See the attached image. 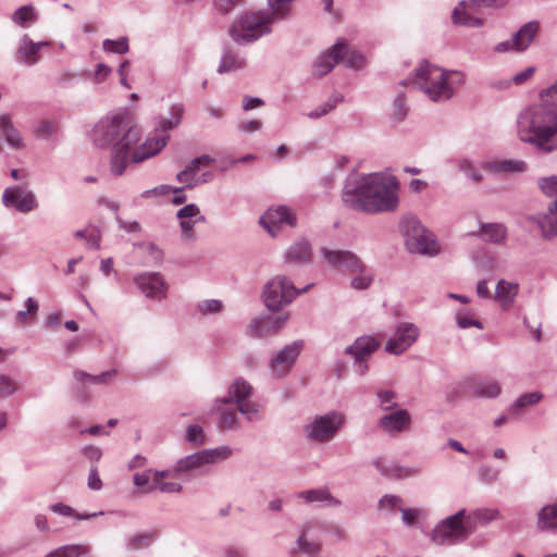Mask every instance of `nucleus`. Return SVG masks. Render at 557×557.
<instances>
[{
  "mask_svg": "<svg viewBox=\"0 0 557 557\" xmlns=\"http://www.w3.org/2000/svg\"><path fill=\"white\" fill-rule=\"evenodd\" d=\"M176 218L180 220L182 238L188 242L196 240L195 225L206 222V216L201 214L199 207L195 203L186 205L176 212Z\"/></svg>",
  "mask_w": 557,
  "mask_h": 557,
  "instance_id": "obj_18",
  "label": "nucleus"
},
{
  "mask_svg": "<svg viewBox=\"0 0 557 557\" xmlns=\"http://www.w3.org/2000/svg\"><path fill=\"white\" fill-rule=\"evenodd\" d=\"M540 189L549 198L557 199V176L541 177L537 181Z\"/></svg>",
  "mask_w": 557,
  "mask_h": 557,
  "instance_id": "obj_51",
  "label": "nucleus"
},
{
  "mask_svg": "<svg viewBox=\"0 0 557 557\" xmlns=\"http://www.w3.org/2000/svg\"><path fill=\"white\" fill-rule=\"evenodd\" d=\"M456 321H457V325L460 329H469L472 326L480 329V330L483 329V324L479 320L474 319L472 315H470L468 313L458 312L457 317H456Z\"/></svg>",
  "mask_w": 557,
  "mask_h": 557,
  "instance_id": "obj_58",
  "label": "nucleus"
},
{
  "mask_svg": "<svg viewBox=\"0 0 557 557\" xmlns=\"http://www.w3.org/2000/svg\"><path fill=\"white\" fill-rule=\"evenodd\" d=\"M393 115L398 122L403 121L407 115V107L403 94H398L394 100Z\"/></svg>",
  "mask_w": 557,
  "mask_h": 557,
  "instance_id": "obj_59",
  "label": "nucleus"
},
{
  "mask_svg": "<svg viewBox=\"0 0 557 557\" xmlns=\"http://www.w3.org/2000/svg\"><path fill=\"white\" fill-rule=\"evenodd\" d=\"M475 236H483L490 243L503 244L507 236L506 227L500 223H482L478 232L472 233Z\"/></svg>",
  "mask_w": 557,
  "mask_h": 557,
  "instance_id": "obj_35",
  "label": "nucleus"
},
{
  "mask_svg": "<svg viewBox=\"0 0 557 557\" xmlns=\"http://www.w3.org/2000/svg\"><path fill=\"white\" fill-rule=\"evenodd\" d=\"M49 508L54 513H58V515L64 516V517H73L77 520H90L98 516L103 515V511L91 512V513H78L74 508H72L71 506L63 504V503L53 504Z\"/></svg>",
  "mask_w": 557,
  "mask_h": 557,
  "instance_id": "obj_42",
  "label": "nucleus"
},
{
  "mask_svg": "<svg viewBox=\"0 0 557 557\" xmlns=\"http://www.w3.org/2000/svg\"><path fill=\"white\" fill-rule=\"evenodd\" d=\"M453 23L460 26L481 27L483 20L471 15L467 11V2L460 1L451 14Z\"/></svg>",
  "mask_w": 557,
  "mask_h": 557,
  "instance_id": "obj_39",
  "label": "nucleus"
},
{
  "mask_svg": "<svg viewBox=\"0 0 557 557\" xmlns=\"http://www.w3.org/2000/svg\"><path fill=\"white\" fill-rule=\"evenodd\" d=\"M539 29L540 24L536 21H531L522 25L520 29L512 36L516 44V51L525 50L537 34Z\"/></svg>",
  "mask_w": 557,
  "mask_h": 557,
  "instance_id": "obj_36",
  "label": "nucleus"
},
{
  "mask_svg": "<svg viewBox=\"0 0 557 557\" xmlns=\"http://www.w3.org/2000/svg\"><path fill=\"white\" fill-rule=\"evenodd\" d=\"M149 488L159 490L162 493L168 494H176L182 491V485L176 482H163V481H156V484H152Z\"/></svg>",
  "mask_w": 557,
  "mask_h": 557,
  "instance_id": "obj_60",
  "label": "nucleus"
},
{
  "mask_svg": "<svg viewBox=\"0 0 557 557\" xmlns=\"http://www.w3.org/2000/svg\"><path fill=\"white\" fill-rule=\"evenodd\" d=\"M185 107L182 102L173 103L169 109V116H159L157 122V132L168 134L176 128L183 119Z\"/></svg>",
  "mask_w": 557,
  "mask_h": 557,
  "instance_id": "obj_31",
  "label": "nucleus"
},
{
  "mask_svg": "<svg viewBox=\"0 0 557 557\" xmlns=\"http://www.w3.org/2000/svg\"><path fill=\"white\" fill-rule=\"evenodd\" d=\"M302 348V342L296 341L286 345L271 360L270 368L273 375L285 376L294 366Z\"/></svg>",
  "mask_w": 557,
  "mask_h": 557,
  "instance_id": "obj_17",
  "label": "nucleus"
},
{
  "mask_svg": "<svg viewBox=\"0 0 557 557\" xmlns=\"http://www.w3.org/2000/svg\"><path fill=\"white\" fill-rule=\"evenodd\" d=\"M411 416L406 409H396L391 413L382 416L377 426L389 435H397L409 430Z\"/></svg>",
  "mask_w": 557,
  "mask_h": 557,
  "instance_id": "obj_20",
  "label": "nucleus"
},
{
  "mask_svg": "<svg viewBox=\"0 0 557 557\" xmlns=\"http://www.w3.org/2000/svg\"><path fill=\"white\" fill-rule=\"evenodd\" d=\"M398 181L380 173L351 174L347 177L342 200L351 210L375 214L393 212L399 203Z\"/></svg>",
  "mask_w": 557,
  "mask_h": 557,
  "instance_id": "obj_1",
  "label": "nucleus"
},
{
  "mask_svg": "<svg viewBox=\"0 0 557 557\" xmlns=\"http://www.w3.org/2000/svg\"><path fill=\"white\" fill-rule=\"evenodd\" d=\"M312 248L307 239L292 244L284 252V262L289 265H305L311 262Z\"/></svg>",
  "mask_w": 557,
  "mask_h": 557,
  "instance_id": "obj_24",
  "label": "nucleus"
},
{
  "mask_svg": "<svg viewBox=\"0 0 557 557\" xmlns=\"http://www.w3.org/2000/svg\"><path fill=\"white\" fill-rule=\"evenodd\" d=\"M310 286L298 290L285 275H276L264 286L262 293L264 305L271 311H280L283 307L289 305L297 295L307 292Z\"/></svg>",
  "mask_w": 557,
  "mask_h": 557,
  "instance_id": "obj_8",
  "label": "nucleus"
},
{
  "mask_svg": "<svg viewBox=\"0 0 557 557\" xmlns=\"http://www.w3.org/2000/svg\"><path fill=\"white\" fill-rule=\"evenodd\" d=\"M345 423V417L342 412L332 410L325 414L315 416L313 420L305 426L307 438L315 443L331 442Z\"/></svg>",
  "mask_w": 557,
  "mask_h": 557,
  "instance_id": "obj_9",
  "label": "nucleus"
},
{
  "mask_svg": "<svg viewBox=\"0 0 557 557\" xmlns=\"http://www.w3.org/2000/svg\"><path fill=\"white\" fill-rule=\"evenodd\" d=\"M482 170L494 175L522 173L527 163L517 159H492L482 163Z\"/></svg>",
  "mask_w": 557,
  "mask_h": 557,
  "instance_id": "obj_23",
  "label": "nucleus"
},
{
  "mask_svg": "<svg viewBox=\"0 0 557 557\" xmlns=\"http://www.w3.org/2000/svg\"><path fill=\"white\" fill-rule=\"evenodd\" d=\"M399 504H401V498L397 495H384L380 500H379V509L381 510H384V509H394L396 507L399 506Z\"/></svg>",
  "mask_w": 557,
  "mask_h": 557,
  "instance_id": "obj_63",
  "label": "nucleus"
},
{
  "mask_svg": "<svg viewBox=\"0 0 557 557\" xmlns=\"http://www.w3.org/2000/svg\"><path fill=\"white\" fill-rule=\"evenodd\" d=\"M350 281V286L357 290H363L370 287L373 282V275L367 270L363 264V269L357 273Z\"/></svg>",
  "mask_w": 557,
  "mask_h": 557,
  "instance_id": "obj_48",
  "label": "nucleus"
},
{
  "mask_svg": "<svg viewBox=\"0 0 557 557\" xmlns=\"http://www.w3.org/2000/svg\"><path fill=\"white\" fill-rule=\"evenodd\" d=\"M212 162H214V159L209 154H202L200 157H197L193 159L184 170L177 173L176 180L180 183H183L186 188H194L197 186V172L200 170L201 166L210 164Z\"/></svg>",
  "mask_w": 557,
  "mask_h": 557,
  "instance_id": "obj_26",
  "label": "nucleus"
},
{
  "mask_svg": "<svg viewBox=\"0 0 557 557\" xmlns=\"http://www.w3.org/2000/svg\"><path fill=\"white\" fill-rule=\"evenodd\" d=\"M152 469H147L144 472H137L133 475V483L135 486L143 488V493L147 494L154 488H149L152 485Z\"/></svg>",
  "mask_w": 557,
  "mask_h": 557,
  "instance_id": "obj_49",
  "label": "nucleus"
},
{
  "mask_svg": "<svg viewBox=\"0 0 557 557\" xmlns=\"http://www.w3.org/2000/svg\"><path fill=\"white\" fill-rule=\"evenodd\" d=\"M238 0H213V7L222 15L231 13Z\"/></svg>",
  "mask_w": 557,
  "mask_h": 557,
  "instance_id": "obj_64",
  "label": "nucleus"
},
{
  "mask_svg": "<svg viewBox=\"0 0 557 557\" xmlns=\"http://www.w3.org/2000/svg\"><path fill=\"white\" fill-rule=\"evenodd\" d=\"M405 245L410 252L435 256L440 252L433 234L414 215L405 216L400 222Z\"/></svg>",
  "mask_w": 557,
  "mask_h": 557,
  "instance_id": "obj_7",
  "label": "nucleus"
},
{
  "mask_svg": "<svg viewBox=\"0 0 557 557\" xmlns=\"http://www.w3.org/2000/svg\"><path fill=\"white\" fill-rule=\"evenodd\" d=\"M220 404L215 401L214 409L219 410V426L224 430H235L238 426L237 413L234 409H220Z\"/></svg>",
  "mask_w": 557,
  "mask_h": 557,
  "instance_id": "obj_44",
  "label": "nucleus"
},
{
  "mask_svg": "<svg viewBox=\"0 0 557 557\" xmlns=\"http://www.w3.org/2000/svg\"><path fill=\"white\" fill-rule=\"evenodd\" d=\"M541 102L524 108L517 117L518 137L544 152L557 149V82L540 95Z\"/></svg>",
  "mask_w": 557,
  "mask_h": 557,
  "instance_id": "obj_2",
  "label": "nucleus"
},
{
  "mask_svg": "<svg viewBox=\"0 0 557 557\" xmlns=\"http://www.w3.org/2000/svg\"><path fill=\"white\" fill-rule=\"evenodd\" d=\"M18 385L14 379L7 374H0V398H5L14 394Z\"/></svg>",
  "mask_w": 557,
  "mask_h": 557,
  "instance_id": "obj_54",
  "label": "nucleus"
},
{
  "mask_svg": "<svg viewBox=\"0 0 557 557\" xmlns=\"http://www.w3.org/2000/svg\"><path fill=\"white\" fill-rule=\"evenodd\" d=\"M198 309L202 314L216 313L222 309V302L216 299H208L198 304Z\"/></svg>",
  "mask_w": 557,
  "mask_h": 557,
  "instance_id": "obj_61",
  "label": "nucleus"
},
{
  "mask_svg": "<svg viewBox=\"0 0 557 557\" xmlns=\"http://www.w3.org/2000/svg\"><path fill=\"white\" fill-rule=\"evenodd\" d=\"M320 252L325 262L333 269L349 273H357L363 269V262L350 250L322 247Z\"/></svg>",
  "mask_w": 557,
  "mask_h": 557,
  "instance_id": "obj_12",
  "label": "nucleus"
},
{
  "mask_svg": "<svg viewBox=\"0 0 557 557\" xmlns=\"http://www.w3.org/2000/svg\"><path fill=\"white\" fill-rule=\"evenodd\" d=\"M103 49L111 53H126L128 51V39L127 37H121L117 40L106 39L103 41Z\"/></svg>",
  "mask_w": 557,
  "mask_h": 557,
  "instance_id": "obj_53",
  "label": "nucleus"
},
{
  "mask_svg": "<svg viewBox=\"0 0 557 557\" xmlns=\"http://www.w3.org/2000/svg\"><path fill=\"white\" fill-rule=\"evenodd\" d=\"M531 221L536 223L543 237L549 238L557 236V199L548 203L546 213L532 216Z\"/></svg>",
  "mask_w": 557,
  "mask_h": 557,
  "instance_id": "obj_25",
  "label": "nucleus"
},
{
  "mask_svg": "<svg viewBox=\"0 0 557 557\" xmlns=\"http://www.w3.org/2000/svg\"><path fill=\"white\" fill-rule=\"evenodd\" d=\"M297 497L304 498L306 503H329L330 506H341L342 502L338 498H335L327 488H313L308 491H302L297 494Z\"/></svg>",
  "mask_w": 557,
  "mask_h": 557,
  "instance_id": "obj_38",
  "label": "nucleus"
},
{
  "mask_svg": "<svg viewBox=\"0 0 557 557\" xmlns=\"http://www.w3.org/2000/svg\"><path fill=\"white\" fill-rule=\"evenodd\" d=\"M169 139V134L157 132L156 128L153 135L148 137L146 141L133 152L132 161L139 163L154 157L165 147Z\"/></svg>",
  "mask_w": 557,
  "mask_h": 557,
  "instance_id": "obj_21",
  "label": "nucleus"
},
{
  "mask_svg": "<svg viewBox=\"0 0 557 557\" xmlns=\"http://www.w3.org/2000/svg\"><path fill=\"white\" fill-rule=\"evenodd\" d=\"M475 531L471 521H466V509L441 520L431 531L430 539L437 546H453L468 540Z\"/></svg>",
  "mask_w": 557,
  "mask_h": 557,
  "instance_id": "obj_6",
  "label": "nucleus"
},
{
  "mask_svg": "<svg viewBox=\"0 0 557 557\" xmlns=\"http://www.w3.org/2000/svg\"><path fill=\"white\" fill-rule=\"evenodd\" d=\"M345 62L347 67L359 70L364 65V57L360 54L357 51H349V48L347 47V52L344 54V59L342 60Z\"/></svg>",
  "mask_w": 557,
  "mask_h": 557,
  "instance_id": "obj_57",
  "label": "nucleus"
},
{
  "mask_svg": "<svg viewBox=\"0 0 557 557\" xmlns=\"http://www.w3.org/2000/svg\"><path fill=\"white\" fill-rule=\"evenodd\" d=\"M134 283L146 298L157 301L166 298L169 285L159 272L141 273L135 276Z\"/></svg>",
  "mask_w": 557,
  "mask_h": 557,
  "instance_id": "obj_14",
  "label": "nucleus"
},
{
  "mask_svg": "<svg viewBox=\"0 0 557 557\" xmlns=\"http://www.w3.org/2000/svg\"><path fill=\"white\" fill-rule=\"evenodd\" d=\"M25 307H26V310L18 311L15 317L16 322L20 324H22L26 321L28 314L36 315L38 312V309H39L37 300L34 299L33 297H28L25 300Z\"/></svg>",
  "mask_w": 557,
  "mask_h": 557,
  "instance_id": "obj_55",
  "label": "nucleus"
},
{
  "mask_svg": "<svg viewBox=\"0 0 557 557\" xmlns=\"http://www.w3.org/2000/svg\"><path fill=\"white\" fill-rule=\"evenodd\" d=\"M465 83V74L459 71H445L444 69L422 61L414 70V75L403 81L406 86L412 84L423 91L434 102L450 99L455 94V87Z\"/></svg>",
  "mask_w": 557,
  "mask_h": 557,
  "instance_id": "obj_4",
  "label": "nucleus"
},
{
  "mask_svg": "<svg viewBox=\"0 0 557 557\" xmlns=\"http://www.w3.org/2000/svg\"><path fill=\"white\" fill-rule=\"evenodd\" d=\"M153 540V534H136L127 540V546L132 549H141L148 547Z\"/></svg>",
  "mask_w": 557,
  "mask_h": 557,
  "instance_id": "obj_56",
  "label": "nucleus"
},
{
  "mask_svg": "<svg viewBox=\"0 0 557 557\" xmlns=\"http://www.w3.org/2000/svg\"><path fill=\"white\" fill-rule=\"evenodd\" d=\"M274 20L264 9L248 10L236 16L228 27V36L238 45H249L272 33Z\"/></svg>",
  "mask_w": 557,
  "mask_h": 557,
  "instance_id": "obj_5",
  "label": "nucleus"
},
{
  "mask_svg": "<svg viewBox=\"0 0 557 557\" xmlns=\"http://www.w3.org/2000/svg\"><path fill=\"white\" fill-rule=\"evenodd\" d=\"M380 347V343L372 336L358 337L352 345L347 346L346 354L351 355L357 361L364 360Z\"/></svg>",
  "mask_w": 557,
  "mask_h": 557,
  "instance_id": "obj_28",
  "label": "nucleus"
},
{
  "mask_svg": "<svg viewBox=\"0 0 557 557\" xmlns=\"http://www.w3.org/2000/svg\"><path fill=\"white\" fill-rule=\"evenodd\" d=\"M253 394L252 385L243 377H236L227 388V395L216 399L218 404H240L250 399Z\"/></svg>",
  "mask_w": 557,
  "mask_h": 557,
  "instance_id": "obj_22",
  "label": "nucleus"
},
{
  "mask_svg": "<svg viewBox=\"0 0 557 557\" xmlns=\"http://www.w3.org/2000/svg\"><path fill=\"white\" fill-rule=\"evenodd\" d=\"M2 202L7 208H14L24 213L33 211L38 205L33 191L17 185L4 189Z\"/></svg>",
  "mask_w": 557,
  "mask_h": 557,
  "instance_id": "obj_16",
  "label": "nucleus"
},
{
  "mask_svg": "<svg viewBox=\"0 0 557 557\" xmlns=\"http://www.w3.org/2000/svg\"><path fill=\"white\" fill-rule=\"evenodd\" d=\"M186 441L194 446H201L206 443V435L200 425L189 424L186 428Z\"/></svg>",
  "mask_w": 557,
  "mask_h": 557,
  "instance_id": "obj_50",
  "label": "nucleus"
},
{
  "mask_svg": "<svg viewBox=\"0 0 557 557\" xmlns=\"http://www.w3.org/2000/svg\"><path fill=\"white\" fill-rule=\"evenodd\" d=\"M141 136L127 113L101 119L92 129L94 144L100 148L112 147L110 169L113 175L124 173L131 148Z\"/></svg>",
  "mask_w": 557,
  "mask_h": 557,
  "instance_id": "obj_3",
  "label": "nucleus"
},
{
  "mask_svg": "<svg viewBox=\"0 0 557 557\" xmlns=\"http://www.w3.org/2000/svg\"><path fill=\"white\" fill-rule=\"evenodd\" d=\"M287 321V315L269 318L265 320H253L249 329L251 333L258 337L265 336L269 332H277Z\"/></svg>",
  "mask_w": 557,
  "mask_h": 557,
  "instance_id": "obj_33",
  "label": "nucleus"
},
{
  "mask_svg": "<svg viewBox=\"0 0 557 557\" xmlns=\"http://www.w3.org/2000/svg\"><path fill=\"white\" fill-rule=\"evenodd\" d=\"M347 52V44L343 40L337 41L329 51L321 54L313 64V75L322 77L330 73L332 69L344 59Z\"/></svg>",
  "mask_w": 557,
  "mask_h": 557,
  "instance_id": "obj_19",
  "label": "nucleus"
},
{
  "mask_svg": "<svg viewBox=\"0 0 557 557\" xmlns=\"http://www.w3.org/2000/svg\"><path fill=\"white\" fill-rule=\"evenodd\" d=\"M542 399L543 394L540 392L522 394L511 404V406L508 408V411L515 416H518L524 408L534 406Z\"/></svg>",
  "mask_w": 557,
  "mask_h": 557,
  "instance_id": "obj_40",
  "label": "nucleus"
},
{
  "mask_svg": "<svg viewBox=\"0 0 557 557\" xmlns=\"http://www.w3.org/2000/svg\"><path fill=\"white\" fill-rule=\"evenodd\" d=\"M116 375L115 370L104 371L98 375H91L84 371H76L74 376L77 381L84 383L87 380L91 384H107Z\"/></svg>",
  "mask_w": 557,
  "mask_h": 557,
  "instance_id": "obj_46",
  "label": "nucleus"
},
{
  "mask_svg": "<svg viewBox=\"0 0 557 557\" xmlns=\"http://www.w3.org/2000/svg\"><path fill=\"white\" fill-rule=\"evenodd\" d=\"M373 466L383 476L388 479H406L418 473V469L416 468L400 466L395 462H387L383 458L374 459Z\"/></svg>",
  "mask_w": 557,
  "mask_h": 557,
  "instance_id": "obj_27",
  "label": "nucleus"
},
{
  "mask_svg": "<svg viewBox=\"0 0 557 557\" xmlns=\"http://www.w3.org/2000/svg\"><path fill=\"white\" fill-rule=\"evenodd\" d=\"M52 42L48 40L35 42L27 34H24L18 40L15 60L25 66H34L41 59V50L50 48Z\"/></svg>",
  "mask_w": 557,
  "mask_h": 557,
  "instance_id": "obj_15",
  "label": "nucleus"
},
{
  "mask_svg": "<svg viewBox=\"0 0 557 557\" xmlns=\"http://www.w3.org/2000/svg\"><path fill=\"white\" fill-rule=\"evenodd\" d=\"M312 525V522H307L301 527L296 542V548L292 552L293 554L299 550L309 557H317L319 555L321 552V545L317 542L308 541L307 539Z\"/></svg>",
  "mask_w": 557,
  "mask_h": 557,
  "instance_id": "obj_34",
  "label": "nucleus"
},
{
  "mask_svg": "<svg viewBox=\"0 0 557 557\" xmlns=\"http://www.w3.org/2000/svg\"><path fill=\"white\" fill-rule=\"evenodd\" d=\"M237 406L238 411L249 421H258L261 419V405L251 399L245 400Z\"/></svg>",
  "mask_w": 557,
  "mask_h": 557,
  "instance_id": "obj_45",
  "label": "nucleus"
},
{
  "mask_svg": "<svg viewBox=\"0 0 557 557\" xmlns=\"http://www.w3.org/2000/svg\"><path fill=\"white\" fill-rule=\"evenodd\" d=\"M376 397L379 399L380 406L382 410H396L397 409V403L396 399V393L392 389H385V391H379L376 393Z\"/></svg>",
  "mask_w": 557,
  "mask_h": 557,
  "instance_id": "obj_52",
  "label": "nucleus"
},
{
  "mask_svg": "<svg viewBox=\"0 0 557 557\" xmlns=\"http://www.w3.org/2000/svg\"><path fill=\"white\" fill-rule=\"evenodd\" d=\"M260 225L272 236H276L284 225L296 226L295 213L285 206L269 208L259 220Z\"/></svg>",
  "mask_w": 557,
  "mask_h": 557,
  "instance_id": "obj_13",
  "label": "nucleus"
},
{
  "mask_svg": "<svg viewBox=\"0 0 557 557\" xmlns=\"http://www.w3.org/2000/svg\"><path fill=\"white\" fill-rule=\"evenodd\" d=\"M232 455L228 446L203 449L180 458L174 465V476L178 478L206 465L227 459Z\"/></svg>",
  "mask_w": 557,
  "mask_h": 557,
  "instance_id": "obj_10",
  "label": "nucleus"
},
{
  "mask_svg": "<svg viewBox=\"0 0 557 557\" xmlns=\"http://www.w3.org/2000/svg\"><path fill=\"white\" fill-rule=\"evenodd\" d=\"M470 392L481 398H496L502 393V386L496 380L474 379L469 383Z\"/></svg>",
  "mask_w": 557,
  "mask_h": 557,
  "instance_id": "obj_30",
  "label": "nucleus"
},
{
  "mask_svg": "<svg viewBox=\"0 0 557 557\" xmlns=\"http://www.w3.org/2000/svg\"><path fill=\"white\" fill-rule=\"evenodd\" d=\"M12 21L22 27H26L28 24L37 21V13L33 5H23L18 8L12 15Z\"/></svg>",
  "mask_w": 557,
  "mask_h": 557,
  "instance_id": "obj_43",
  "label": "nucleus"
},
{
  "mask_svg": "<svg viewBox=\"0 0 557 557\" xmlns=\"http://www.w3.org/2000/svg\"><path fill=\"white\" fill-rule=\"evenodd\" d=\"M500 513L497 509L482 508L476 509L469 515L466 512V521H471V524L476 528L478 525H485L491 521L498 519Z\"/></svg>",
  "mask_w": 557,
  "mask_h": 557,
  "instance_id": "obj_41",
  "label": "nucleus"
},
{
  "mask_svg": "<svg viewBox=\"0 0 557 557\" xmlns=\"http://www.w3.org/2000/svg\"><path fill=\"white\" fill-rule=\"evenodd\" d=\"M519 286L517 283L508 282L504 278L497 282L494 298L500 304L503 310L507 311L511 308L518 294Z\"/></svg>",
  "mask_w": 557,
  "mask_h": 557,
  "instance_id": "obj_29",
  "label": "nucleus"
},
{
  "mask_svg": "<svg viewBox=\"0 0 557 557\" xmlns=\"http://www.w3.org/2000/svg\"><path fill=\"white\" fill-rule=\"evenodd\" d=\"M246 60L240 53L231 47H226L223 51L220 64L218 66V73L225 74L235 72L244 69Z\"/></svg>",
  "mask_w": 557,
  "mask_h": 557,
  "instance_id": "obj_32",
  "label": "nucleus"
},
{
  "mask_svg": "<svg viewBox=\"0 0 557 557\" xmlns=\"http://www.w3.org/2000/svg\"><path fill=\"white\" fill-rule=\"evenodd\" d=\"M420 330L411 322H400L395 334L386 342L385 351L391 355H401L419 338Z\"/></svg>",
  "mask_w": 557,
  "mask_h": 557,
  "instance_id": "obj_11",
  "label": "nucleus"
},
{
  "mask_svg": "<svg viewBox=\"0 0 557 557\" xmlns=\"http://www.w3.org/2000/svg\"><path fill=\"white\" fill-rule=\"evenodd\" d=\"M536 527L541 531H557V504H549L540 509Z\"/></svg>",
  "mask_w": 557,
  "mask_h": 557,
  "instance_id": "obj_37",
  "label": "nucleus"
},
{
  "mask_svg": "<svg viewBox=\"0 0 557 557\" xmlns=\"http://www.w3.org/2000/svg\"><path fill=\"white\" fill-rule=\"evenodd\" d=\"M400 512L401 520L407 527H412L422 515V510L416 508H400Z\"/></svg>",
  "mask_w": 557,
  "mask_h": 557,
  "instance_id": "obj_62",
  "label": "nucleus"
},
{
  "mask_svg": "<svg viewBox=\"0 0 557 557\" xmlns=\"http://www.w3.org/2000/svg\"><path fill=\"white\" fill-rule=\"evenodd\" d=\"M458 170L465 173L472 182L481 183L483 181V174L479 168L470 159H461L457 165Z\"/></svg>",
  "mask_w": 557,
  "mask_h": 557,
  "instance_id": "obj_47",
  "label": "nucleus"
}]
</instances>
